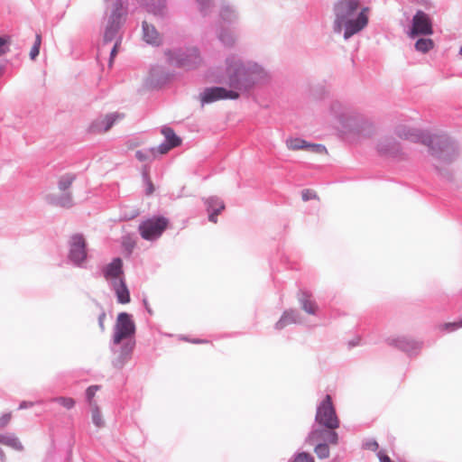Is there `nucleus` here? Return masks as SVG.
<instances>
[{
    "label": "nucleus",
    "mask_w": 462,
    "mask_h": 462,
    "mask_svg": "<svg viewBox=\"0 0 462 462\" xmlns=\"http://www.w3.org/2000/svg\"><path fill=\"white\" fill-rule=\"evenodd\" d=\"M387 343L408 355H417L421 349L422 344L407 337H389Z\"/></svg>",
    "instance_id": "15"
},
{
    "label": "nucleus",
    "mask_w": 462,
    "mask_h": 462,
    "mask_svg": "<svg viewBox=\"0 0 462 462\" xmlns=\"http://www.w3.org/2000/svg\"><path fill=\"white\" fill-rule=\"evenodd\" d=\"M286 145L288 149L292 151L307 150L309 143L300 138H290L286 141Z\"/></svg>",
    "instance_id": "31"
},
{
    "label": "nucleus",
    "mask_w": 462,
    "mask_h": 462,
    "mask_svg": "<svg viewBox=\"0 0 462 462\" xmlns=\"http://www.w3.org/2000/svg\"><path fill=\"white\" fill-rule=\"evenodd\" d=\"M12 418V415L10 412L5 413L0 417V428H5L8 425Z\"/></svg>",
    "instance_id": "46"
},
{
    "label": "nucleus",
    "mask_w": 462,
    "mask_h": 462,
    "mask_svg": "<svg viewBox=\"0 0 462 462\" xmlns=\"http://www.w3.org/2000/svg\"><path fill=\"white\" fill-rule=\"evenodd\" d=\"M87 255V242L83 235L71 236L69 240V260L76 266H82Z\"/></svg>",
    "instance_id": "9"
},
{
    "label": "nucleus",
    "mask_w": 462,
    "mask_h": 462,
    "mask_svg": "<svg viewBox=\"0 0 462 462\" xmlns=\"http://www.w3.org/2000/svg\"><path fill=\"white\" fill-rule=\"evenodd\" d=\"M10 38L6 36H0V57L6 54L10 51Z\"/></svg>",
    "instance_id": "38"
},
{
    "label": "nucleus",
    "mask_w": 462,
    "mask_h": 462,
    "mask_svg": "<svg viewBox=\"0 0 462 462\" xmlns=\"http://www.w3.org/2000/svg\"><path fill=\"white\" fill-rule=\"evenodd\" d=\"M111 287L115 291L119 303L125 304L130 301V293L124 280L112 281Z\"/></svg>",
    "instance_id": "24"
},
{
    "label": "nucleus",
    "mask_w": 462,
    "mask_h": 462,
    "mask_svg": "<svg viewBox=\"0 0 462 462\" xmlns=\"http://www.w3.org/2000/svg\"><path fill=\"white\" fill-rule=\"evenodd\" d=\"M317 197L316 193L311 189H303L301 192V198L304 201H309Z\"/></svg>",
    "instance_id": "45"
},
{
    "label": "nucleus",
    "mask_w": 462,
    "mask_h": 462,
    "mask_svg": "<svg viewBox=\"0 0 462 462\" xmlns=\"http://www.w3.org/2000/svg\"><path fill=\"white\" fill-rule=\"evenodd\" d=\"M196 2L199 5L200 13L206 15L212 6L213 0H196Z\"/></svg>",
    "instance_id": "39"
},
{
    "label": "nucleus",
    "mask_w": 462,
    "mask_h": 462,
    "mask_svg": "<svg viewBox=\"0 0 462 462\" xmlns=\"http://www.w3.org/2000/svg\"><path fill=\"white\" fill-rule=\"evenodd\" d=\"M33 405H34V402H32L23 401L19 405V409L23 410V409L31 408Z\"/></svg>",
    "instance_id": "51"
},
{
    "label": "nucleus",
    "mask_w": 462,
    "mask_h": 462,
    "mask_svg": "<svg viewBox=\"0 0 462 462\" xmlns=\"http://www.w3.org/2000/svg\"><path fill=\"white\" fill-rule=\"evenodd\" d=\"M127 14V2L125 0H116L113 4L109 15L107 16L104 28L103 41L105 43L113 41H122L120 29L125 22Z\"/></svg>",
    "instance_id": "5"
},
{
    "label": "nucleus",
    "mask_w": 462,
    "mask_h": 462,
    "mask_svg": "<svg viewBox=\"0 0 462 462\" xmlns=\"http://www.w3.org/2000/svg\"><path fill=\"white\" fill-rule=\"evenodd\" d=\"M459 328H462V319L458 321L445 323L441 326V328L447 331H454Z\"/></svg>",
    "instance_id": "42"
},
{
    "label": "nucleus",
    "mask_w": 462,
    "mask_h": 462,
    "mask_svg": "<svg viewBox=\"0 0 462 462\" xmlns=\"http://www.w3.org/2000/svg\"><path fill=\"white\" fill-rule=\"evenodd\" d=\"M205 205L208 213V220L217 223V216L225 209V204L217 197H209L205 199Z\"/></svg>",
    "instance_id": "20"
},
{
    "label": "nucleus",
    "mask_w": 462,
    "mask_h": 462,
    "mask_svg": "<svg viewBox=\"0 0 462 462\" xmlns=\"http://www.w3.org/2000/svg\"><path fill=\"white\" fill-rule=\"evenodd\" d=\"M315 444L316 446L314 448V452L317 455V457L320 459L328 458L330 455L328 445L331 444L324 442H316Z\"/></svg>",
    "instance_id": "34"
},
{
    "label": "nucleus",
    "mask_w": 462,
    "mask_h": 462,
    "mask_svg": "<svg viewBox=\"0 0 462 462\" xmlns=\"http://www.w3.org/2000/svg\"><path fill=\"white\" fill-rule=\"evenodd\" d=\"M99 389L97 385L89 386L87 389L86 395L88 401H90L96 394L97 391Z\"/></svg>",
    "instance_id": "47"
},
{
    "label": "nucleus",
    "mask_w": 462,
    "mask_h": 462,
    "mask_svg": "<svg viewBox=\"0 0 462 462\" xmlns=\"http://www.w3.org/2000/svg\"><path fill=\"white\" fill-rule=\"evenodd\" d=\"M375 149L381 156L397 157L401 153L400 143L392 136L380 138Z\"/></svg>",
    "instance_id": "14"
},
{
    "label": "nucleus",
    "mask_w": 462,
    "mask_h": 462,
    "mask_svg": "<svg viewBox=\"0 0 462 462\" xmlns=\"http://www.w3.org/2000/svg\"><path fill=\"white\" fill-rule=\"evenodd\" d=\"M174 148L170 143L164 142L155 148V152H158L160 154L167 153L171 149Z\"/></svg>",
    "instance_id": "44"
},
{
    "label": "nucleus",
    "mask_w": 462,
    "mask_h": 462,
    "mask_svg": "<svg viewBox=\"0 0 462 462\" xmlns=\"http://www.w3.org/2000/svg\"><path fill=\"white\" fill-rule=\"evenodd\" d=\"M300 314L295 310H285L281 319L276 322L275 328L282 329L286 326L293 323H298L300 320Z\"/></svg>",
    "instance_id": "25"
},
{
    "label": "nucleus",
    "mask_w": 462,
    "mask_h": 462,
    "mask_svg": "<svg viewBox=\"0 0 462 462\" xmlns=\"http://www.w3.org/2000/svg\"><path fill=\"white\" fill-rule=\"evenodd\" d=\"M121 42H118L116 41L114 44V47L112 48L111 51H110V61L116 57V53H117V48L119 46Z\"/></svg>",
    "instance_id": "50"
},
{
    "label": "nucleus",
    "mask_w": 462,
    "mask_h": 462,
    "mask_svg": "<svg viewBox=\"0 0 462 462\" xmlns=\"http://www.w3.org/2000/svg\"><path fill=\"white\" fill-rule=\"evenodd\" d=\"M133 347H134V345L130 344V343H127L123 346L122 351H121V356H120V358L122 359L120 361V366H122L124 365L125 360L128 357V356L132 352Z\"/></svg>",
    "instance_id": "40"
},
{
    "label": "nucleus",
    "mask_w": 462,
    "mask_h": 462,
    "mask_svg": "<svg viewBox=\"0 0 462 462\" xmlns=\"http://www.w3.org/2000/svg\"><path fill=\"white\" fill-rule=\"evenodd\" d=\"M219 16V24H232L237 20V14L235 9L229 5L222 6Z\"/></svg>",
    "instance_id": "28"
},
{
    "label": "nucleus",
    "mask_w": 462,
    "mask_h": 462,
    "mask_svg": "<svg viewBox=\"0 0 462 462\" xmlns=\"http://www.w3.org/2000/svg\"><path fill=\"white\" fill-rule=\"evenodd\" d=\"M433 47H434V42L430 38H420L415 42L416 51L422 52V53H426V52L430 51L431 49H433Z\"/></svg>",
    "instance_id": "32"
},
{
    "label": "nucleus",
    "mask_w": 462,
    "mask_h": 462,
    "mask_svg": "<svg viewBox=\"0 0 462 462\" xmlns=\"http://www.w3.org/2000/svg\"><path fill=\"white\" fill-rule=\"evenodd\" d=\"M169 225V219L162 216H154L142 221L138 226L139 233L144 240L158 239Z\"/></svg>",
    "instance_id": "7"
},
{
    "label": "nucleus",
    "mask_w": 462,
    "mask_h": 462,
    "mask_svg": "<svg viewBox=\"0 0 462 462\" xmlns=\"http://www.w3.org/2000/svg\"><path fill=\"white\" fill-rule=\"evenodd\" d=\"M378 457L380 459V462H393L391 458L385 455L383 451H380L378 453Z\"/></svg>",
    "instance_id": "52"
},
{
    "label": "nucleus",
    "mask_w": 462,
    "mask_h": 462,
    "mask_svg": "<svg viewBox=\"0 0 462 462\" xmlns=\"http://www.w3.org/2000/svg\"><path fill=\"white\" fill-rule=\"evenodd\" d=\"M147 12L152 14L156 17L164 18L167 16L168 10L165 0H137Z\"/></svg>",
    "instance_id": "18"
},
{
    "label": "nucleus",
    "mask_w": 462,
    "mask_h": 462,
    "mask_svg": "<svg viewBox=\"0 0 462 462\" xmlns=\"http://www.w3.org/2000/svg\"><path fill=\"white\" fill-rule=\"evenodd\" d=\"M144 305H145V308H146V310H148V312H149L150 314H152V310H150V307H148L146 300H144Z\"/></svg>",
    "instance_id": "55"
},
{
    "label": "nucleus",
    "mask_w": 462,
    "mask_h": 462,
    "mask_svg": "<svg viewBox=\"0 0 462 462\" xmlns=\"http://www.w3.org/2000/svg\"><path fill=\"white\" fill-rule=\"evenodd\" d=\"M227 84L232 90L241 94L249 93L258 85L270 79L269 72L254 60H244L235 54L226 58Z\"/></svg>",
    "instance_id": "3"
},
{
    "label": "nucleus",
    "mask_w": 462,
    "mask_h": 462,
    "mask_svg": "<svg viewBox=\"0 0 462 462\" xmlns=\"http://www.w3.org/2000/svg\"><path fill=\"white\" fill-rule=\"evenodd\" d=\"M366 449L376 450L378 448V443L375 440H368L364 444Z\"/></svg>",
    "instance_id": "48"
},
{
    "label": "nucleus",
    "mask_w": 462,
    "mask_h": 462,
    "mask_svg": "<svg viewBox=\"0 0 462 462\" xmlns=\"http://www.w3.org/2000/svg\"><path fill=\"white\" fill-rule=\"evenodd\" d=\"M238 97L239 93L237 91L226 89L223 87L206 88L199 97L201 106L222 99H237Z\"/></svg>",
    "instance_id": "11"
},
{
    "label": "nucleus",
    "mask_w": 462,
    "mask_h": 462,
    "mask_svg": "<svg viewBox=\"0 0 462 462\" xmlns=\"http://www.w3.org/2000/svg\"><path fill=\"white\" fill-rule=\"evenodd\" d=\"M45 200L53 206L69 208L74 206L73 197L70 191L62 192L60 195L48 194Z\"/></svg>",
    "instance_id": "22"
},
{
    "label": "nucleus",
    "mask_w": 462,
    "mask_h": 462,
    "mask_svg": "<svg viewBox=\"0 0 462 462\" xmlns=\"http://www.w3.org/2000/svg\"><path fill=\"white\" fill-rule=\"evenodd\" d=\"M315 422L319 426L328 428L339 427V420L337 416L330 395H327L325 399L318 405Z\"/></svg>",
    "instance_id": "8"
},
{
    "label": "nucleus",
    "mask_w": 462,
    "mask_h": 462,
    "mask_svg": "<svg viewBox=\"0 0 462 462\" xmlns=\"http://www.w3.org/2000/svg\"><path fill=\"white\" fill-rule=\"evenodd\" d=\"M370 9L361 0H337L332 6V30L345 41L362 32L368 25Z\"/></svg>",
    "instance_id": "2"
},
{
    "label": "nucleus",
    "mask_w": 462,
    "mask_h": 462,
    "mask_svg": "<svg viewBox=\"0 0 462 462\" xmlns=\"http://www.w3.org/2000/svg\"><path fill=\"white\" fill-rule=\"evenodd\" d=\"M106 319V312L105 311H102L99 316H98V325H99V328L102 331L105 330V325H104V320Z\"/></svg>",
    "instance_id": "49"
},
{
    "label": "nucleus",
    "mask_w": 462,
    "mask_h": 462,
    "mask_svg": "<svg viewBox=\"0 0 462 462\" xmlns=\"http://www.w3.org/2000/svg\"><path fill=\"white\" fill-rule=\"evenodd\" d=\"M432 33L433 29L430 16L423 11H417L412 17L411 28L408 32L409 37L414 39L419 35H431Z\"/></svg>",
    "instance_id": "13"
},
{
    "label": "nucleus",
    "mask_w": 462,
    "mask_h": 462,
    "mask_svg": "<svg viewBox=\"0 0 462 462\" xmlns=\"http://www.w3.org/2000/svg\"><path fill=\"white\" fill-rule=\"evenodd\" d=\"M135 157L140 162L150 161L155 157V148H151L147 151H137L135 152Z\"/></svg>",
    "instance_id": "35"
},
{
    "label": "nucleus",
    "mask_w": 462,
    "mask_h": 462,
    "mask_svg": "<svg viewBox=\"0 0 462 462\" xmlns=\"http://www.w3.org/2000/svg\"><path fill=\"white\" fill-rule=\"evenodd\" d=\"M291 462H314V458L310 454L301 452L297 454Z\"/></svg>",
    "instance_id": "41"
},
{
    "label": "nucleus",
    "mask_w": 462,
    "mask_h": 462,
    "mask_svg": "<svg viewBox=\"0 0 462 462\" xmlns=\"http://www.w3.org/2000/svg\"><path fill=\"white\" fill-rule=\"evenodd\" d=\"M153 189H153L152 183L151 182L150 180L147 179V188H146V190H145L146 195L149 196V195L152 194Z\"/></svg>",
    "instance_id": "53"
},
{
    "label": "nucleus",
    "mask_w": 462,
    "mask_h": 462,
    "mask_svg": "<svg viewBox=\"0 0 462 462\" xmlns=\"http://www.w3.org/2000/svg\"><path fill=\"white\" fill-rule=\"evenodd\" d=\"M142 28L143 39L146 43L154 46H159L162 43V35L159 33L153 24L143 21L142 23Z\"/></svg>",
    "instance_id": "21"
},
{
    "label": "nucleus",
    "mask_w": 462,
    "mask_h": 462,
    "mask_svg": "<svg viewBox=\"0 0 462 462\" xmlns=\"http://www.w3.org/2000/svg\"><path fill=\"white\" fill-rule=\"evenodd\" d=\"M42 44V35L40 33H37L35 36V42L30 51V58L32 60H35L40 52V47Z\"/></svg>",
    "instance_id": "37"
},
{
    "label": "nucleus",
    "mask_w": 462,
    "mask_h": 462,
    "mask_svg": "<svg viewBox=\"0 0 462 462\" xmlns=\"http://www.w3.org/2000/svg\"><path fill=\"white\" fill-rule=\"evenodd\" d=\"M165 56L171 65L188 69L195 68L200 62L199 50L195 47L167 50Z\"/></svg>",
    "instance_id": "6"
},
{
    "label": "nucleus",
    "mask_w": 462,
    "mask_h": 462,
    "mask_svg": "<svg viewBox=\"0 0 462 462\" xmlns=\"http://www.w3.org/2000/svg\"><path fill=\"white\" fill-rule=\"evenodd\" d=\"M54 402H58L64 408L70 410L75 406L74 399L70 397H56L51 400Z\"/></svg>",
    "instance_id": "36"
},
{
    "label": "nucleus",
    "mask_w": 462,
    "mask_h": 462,
    "mask_svg": "<svg viewBox=\"0 0 462 462\" xmlns=\"http://www.w3.org/2000/svg\"><path fill=\"white\" fill-rule=\"evenodd\" d=\"M75 180L76 175L73 173H66L60 176L58 180L59 189L62 192L69 191V189L71 187Z\"/></svg>",
    "instance_id": "30"
},
{
    "label": "nucleus",
    "mask_w": 462,
    "mask_h": 462,
    "mask_svg": "<svg viewBox=\"0 0 462 462\" xmlns=\"http://www.w3.org/2000/svg\"><path fill=\"white\" fill-rule=\"evenodd\" d=\"M147 12L152 14L156 17L164 18L167 16L168 10L165 0H137Z\"/></svg>",
    "instance_id": "17"
},
{
    "label": "nucleus",
    "mask_w": 462,
    "mask_h": 462,
    "mask_svg": "<svg viewBox=\"0 0 462 462\" xmlns=\"http://www.w3.org/2000/svg\"><path fill=\"white\" fill-rule=\"evenodd\" d=\"M121 118H123V115L119 113H111L99 116L91 124L90 130L93 133L107 132Z\"/></svg>",
    "instance_id": "16"
},
{
    "label": "nucleus",
    "mask_w": 462,
    "mask_h": 462,
    "mask_svg": "<svg viewBox=\"0 0 462 462\" xmlns=\"http://www.w3.org/2000/svg\"><path fill=\"white\" fill-rule=\"evenodd\" d=\"M103 274L106 281L110 282L123 279V262L120 258H115L110 263L103 269Z\"/></svg>",
    "instance_id": "19"
},
{
    "label": "nucleus",
    "mask_w": 462,
    "mask_h": 462,
    "mask_svg": "<svg viewBox=\"0 0 462 462\" xmlns=\"http://www.w3.org/2000/svg\"><path fill=\"white\" fill-rule=\"evenodd\" d=\"M161 133L164 135L165 142L170 143L171 146L177 147L181 143V139L175 134L172 128L163 126Z\"/></svg>",
    "instance_id": "29"
},
{
    "label": "nucleus",
    "mask_w": 462,
    "mask_h": 462,
    "mask_svg": "<svg viewBox=\"0 0 462 462\" xmlns=\"http://www.w3.org/2000/svg\"><path fill=\"white\" fill-rule=\"evenodd\" d=\"M336 429L337 428H328L315 424L306 437L305 442L310 445H314L316 442L337 445L338 434L335 431Z\"/></svg>",
    "instance_id": "10"
},
{
    "label": "nucleus",
    "mask_w": 462,
    "mask_h": 462,
    "mask_svg": "<svg viewBox=\"0 0 462 462\" xmlns=\"http://www.w3.org/2000/svg\"><path fill=\"white\" fill-rule=\"evenodd\" d=\"M135 332V326L131 316L122 312L117 317L115 326L113 343L118 345L123 339L132 337Z\"/></svg>",
    "instance_id": "12"
},
{
    "label": "nucleus",
    "mask_w": 462,
    "mask_h": 462,
    "mask_svg": "<svg viewBox=\"0 0 462 462\" xmlns=\"http://www.w3.org/2000/svg\"><path fill=\"white\" fill-rule=\"evenodd\" d=\"M331 113L339 120L347 132L369 138L375 133L374 125L363 116L346 109L339 102L331 105Z\"/></svg>",
    "instance_id": "4"
},
{
    "label": "nucleus",
    "mask_w": 462,
    "mask_h": 462,
    "mask_svg": "<svg viewBox=\"0 0 462 462\" xmlns=\"http://www.w3.org/2000/svg\"><path fill=\"white\" fill-rule=\"evenodd\" d=\"M307 150L310 151L312 152H315V153H326L327 152V149L324 145L310 143H309V146H308Z\"/></svg>",
    "instance_id": "43"
},
{
    "label": "nucleus",
    "mask_w": 462,
    "mask_h": 462,
    "mask_svg": "<svg viewBox=\"0 0 462 462\" xmlns=\"http://www.w3.org/2000/svg\"><path fill=\"white\" fill-rule=\"evenodd\" d=\"M0 461L1 462H5V454L4 452V450L0 448Z\"/></svg>",
    "instance_id": "54"
},
{
    "label": "nucleus",
    "mask_w": 462,
    "mask_h": 462,
    "mask_svg": "<svg viewBox=\"0 0 462 462\" xmlns=\"http://www.w3.org/2000/svg\"><path fill=\"white\" fill-rule=\"evenodd\" d=\"M311 294L307 291H301L299 294V301L302 310L307 313L315 315L318 306L314 300H311Z\"/></svg>",
    "instance_id": "26"
},
{
    "label": "nucleus",
    "mask_w": 462,
    "mask_h": 462,
    "mask_svg": "<svg viewBox=\"0 0 462 462\" xmlns=\"http://www.w3.org/2000/svg\"><path fill=\"white\" fill-rule=\"evenodd\" d=\"M91 419L92 422L97 428H103L105 426V420H103L101 411L96 403H91Z\"/></svg>",
    "instance_id": "33"
},
{
    "label": "nucleus",
    "mask_w": 462,
    "mask_h": 462,
    "mask_svg": "<svg viewBox=\"0 0 462 462\" xmlns=\"http://www.w3.org/2000/svg\"><path fill=\"white\" fill-rule=\"evenodd\" d=\"M217 38L226 48H232L236 42V35L233 30L224 24H218Z\"/></svg>",
    "instance_id": "23"
},
{
    "label": "nucleus",
    "mask_w": 462,
    "mask_h": 462,
    "mask_svg": "<svg viewBox=\"0 0 462 462\" xmlns=\"http://www.w3.org/2000/svg\"><path fill=\"white\" fill-rule=\"evenodd\" d=\"M203 341L202 340H194L193 343H202Z\"/></svg>",
    "instance_id": "57"
},
{
    "label": "nucleus",
    "mask_w": 462,
    "mask_h": 462,
    "mask_svg": "<svg viewBox=\"0 0 462 462\" xmlns=\"http://www.w3.org/2000/svg\"><path fill=\"white\" fill-rule=\"evenodd\" d=\"M395 134L401 139L414 143H421L429 147V152L432 157V164L443 176L442 170L450 164L457 157V143L446 134H430L419 129L406 125H398Z\"/></svg>",
    "instance_id": "1"
},
{
    "label": "nucleus",
    "mask_w": 462,
    "mask_h": 462,
    "mask_svg": "<svg viewBox=\"0 0 462 462\" xmlns=\"http://www.w3.org/2000/svg\"><path fill=\"white\" fill-rule=\"evenodd\" d=\"M0 443L16 451L23 450L22 442L14 433L0 434Z\"/></svg>",
    "instance_id": "27"
},
{
    "label": "nucleus",
    "mask_w": 462,
    "mask_h": 462,
    "mask_svg": "<svg viewBox=\"0 0 462 462\" xmlns=\"http://www.w3.org/2000/svg\"><path fill=\"white\" fill-rule=\"evenodd\" d=\"M459 54L462 55V45H461V48L459 50Z\"/></svg>",
    "instance_id": "58"
},
{
    "label": "nucleus",
    "mask_w": 462,
    "mask_h": 462,
    "mask_svg": "<svg viewBox=\"0 0 462 462\" xmlns=\"http://www.w3.org/2000/svg\"><path fill=\"white\" fill-rule=\"evenodd\" d=\"M4 72V67L2 65H0V76L3 74Z\"/></svg>",
    "instance_id": "56"
}]
</instances>
